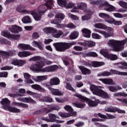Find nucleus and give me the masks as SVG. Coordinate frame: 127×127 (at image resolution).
Returning <instances> with one entry per match:
<instances>
[{
    "label": "nucleus",
    "instance_id": "35",
    "mask_svg": "<svg viewBox=\"0 0 127 127\" xmlns=\"http://www.w3.org/2000/svg\"><path fill=\"white\" fill-rule=\"evenodd\" d=\"M99 17H101V18H106L105 22H108L107 20H110V18H112V17L110 16V15L105 13H99Z\"/></svg>",
    "mask_w": 127,
    "mask_h": 127
},
{
    "label": "nucleus",
    "instance_id": "40",
    "mask_svg": "<svg viewBox=\"0 0 127 127\" xmlns=\"http://www.w3.org/2000/svg\"><path fill=\"white\" fill-rule=\"evenodd\" d=\"M57 2L59 5L62 7H65L67 4V1L65 0H57Z\"/></svg>",
    "mask_w": 127,
    "mask_h": 127
},
{
    "label": "nucleus",
    "instance_id": "15",
    "mask_svg": "<svg viewBox=\"0 0 127 127\" xmlns=\"http://www.w3.org/2000/svg\"><path fill=\"white\" fill-rule=\"evenodd\" d=\"M18 48L20 50H31V51H35V48L31 47L29 45L24 44H19Z\"/></svg>",
    "mask_w": 127,
    "mask_h": 127
},
{
    "label": "nucleus",
    "instance_id": "52",
    "mask_svg": "<svg viewBox=\"0 0 127 127\" xmlns=\"http://www.w3.org/2000/svg\"><path fill=\"white\" fill-rule=\"evenodd\" d=\"M68 16L69 18H71L72 19H73V20H79V17L75 15H73L71 13H68Z\"/></svg>",
    "mask_w": 127,
    "mask_h": 127
},
{
    "label": "nucleus",
    "instance_id": "37",
    "mask_svg": "<svg viewBox=\"0 0 127 127\" xmlns=\"http://www.w3.org/2000/svg\"><path fill=\"white\" fill-rule=\"evenodd\" d=\"M19 100L20 102H24V103H32V104H35V101L30 97L22 98L19 99Z\"/></svg>",
    "mask_w": 127,
    "mask_h": 127
},
{
    "label": "nucleus",
    "instance_id": "17",
    "mask_svg": "<svg viewBox=\"0 0 127 127\" xmlns=\"http://www.w3.org/2000/svg\"><path fill=\"white\" fill-rule=\"evenodd\" d=\"M105 110L107 112H109L110 113H116V112H118L119 114L126 113V111H125V110L119 109L118 108L108 107L106 108Z\"/></svg>",
    "mask_w": 127,
    "mask_h": 127
},
{
    "label": "nucleus",
    "instance_id": "46",
    "mask_svg": "<svg viewBox=\"0 0 127 127\" xmlns=\"http://www.w3.org/2000/svg\"><path fill=\"white\" fill-rule=\"evenodd\" d=\"M72 105L75 108H79V109H82V108H85L86 107V104L82 103H73Z\"/></svg>",
    "mask_w": 127,
    "mask_h": 127
},
{
    "label": "nucleus",
    "instance_id": "3",
    "mask_svg": "<svg viewBox=\"0 0 127 127\" xmlns=\"http://www.w3.org/2000/svg\"><path fill=\"white\" fill-rule=\"evenodd\" d=\"M125 44L127 46V38L123 41H118L114 39L110 40L107 42V45L111 47V50L115 52H120L125 49Z\"/></svg>",
    "mask_w": 127,
    "mask_h": 127
},
{
    "label": "nucleus",
    "instance_id": "56",
    "mask_svg": "<svg viewBox=\"0 0 127 127\" xmlns=\"http://www.w3.org/2000/svg\"><path fill=\"white\" fill-rule=\"evenodd\" d=\"M66 89H67L68 90H70V91H72V92H74L75 90H74V88L71 86V84H70L68 83H66V85L65 86Z\"/></svg>",
    "mask_w": 127,
    "mask_h": 127
},
{
    "label": "nucleus",
    "instance_id": "12",
    "mask_svg": "<svg viewBox=\"0 0 127 127\" xmlns=\"http://www.w3.org/2000/svg\"><path fill=\"white\" fill-rule=\"evenodd\" d=\"M1 34L2 36H4V37L9 38V39H14V40H17L19 39V37H20V35L11 34L8 31H2Z\"/></svg>",
    "mask_w": 127,
    "mask_h": 127
},
{
    "label": "nucleus",
    "instance_id": "47",
    "mask_svg": "<svg viewBox=\"0 0 127 127\" xmlns=\"http://www.w3.org/2000/svg\"><path fill=\"white\" fill-rule=\"evenodd\" d=\"M85 44L88 46V47H92V46H95L96 45V43L92 41H85Z\"/></svg>",
    "mask_w": 127,
    "mask_h": 127
},
{
    "label": "nucleus",
    "instance_id": "39",
    "mask_svg": "<svg viewBox=\"0 0 127 127\" xmlns=\"http://www.w3.org/2000/svg\"><path fill=\"white\" fill-rule=\"evenodd\" d=\"M48 108L50 109L47 111V113H51V112H53V111H59V110H60V107L57 105L53 107H52L51 105H49Z\"/></svg>",
    "mask_w": 127,
    "mask_h": 127
},
{
    "label": "nucleus",
    "instance_id": "10",
    "mask_svg": "<svg viewBox=\"0 0 127 127\" xmlns=\"http://www.w3.org/2000/svg\"><path fill=\"white\" fill-rule=\"evenodd\" d=\"M46 4H42L39 6V9L42 8V13H45L46 11H47V9H52V7L54 6V1L53 0H46Z\"/></svg>",
    "mask_w": 127,
    "mask_h": 127
},
{
    "label": "nucleus",
    "instance_id": "36",
    "mask_svg": "<svg viewBox=\"0 0 127 127\" xmlns=\"http://www.w3.org/2000/svg\"><path fill=\"white\" fill-rule=\"evenodd\" d=\"M31 87L32 89L37 90V91H40V92H45V89L42 88V87L39 84H33Z\"/></svg>",
    "mask_w": 127,
    "mask_h": 127
},
{
    "label": "nucleus",
    "instance_id": "48",
    "mask_svg": "<svg viewBox=\"0 0 127 127\" xmlns=\"http://www.w3.org/2000/svg\"><path fill=\"white\" fill-rule=\"evenodd\" d=\"M118 4H119V5H120V6H121V7H123V8H124L125 9H127V3L125 2V1H119L118 2Z\"/></svg>",
    "mask_w": 127,
    "mask_h": 127
},
{
    "label": "nucleus",
    "instance_id": "59",
    "mask_svg": "<svg viewBox=\"0 0 127 127\" xmlns=\"http://www.w3.org/2000/svg\"><path fill=\"white\" fill-rule=\"evenodd\" d=\"M113 15L115 17H117V18H123V14L120 13H114Z\"/></svg>",
    "mask_w": 127,
    "mask_h": 127
},
{
    "label": "nucleus",
    "instance_id": "16",
    "mask_svg": "<svg viewBox=\"0 0 127 127\" xmlns=\"http://www.w3.org/2000/svg\"><path fill=\"white\" fill-rule=\"evenodd\" d=\"M8 30L10 32H12V33H18L20 31H22V28L16 25H13L9 28Z\"/></svg>",
    "mask_w": 127,
    "mask_h": 127
},
{
    "label": "nucleus",
    "instance_id": "11",
    "mask_svg": "<svg viewBox=\"0 0 127 127\" xmlns=\"http://www.w3.org/2000/svg\"><path fill=\"white\" fill-rule=\"evenodd\" d=\"M100 53L105 58L110 59V60H111L112 61H115V60H117L118 59V56H117V55L109 54V53H108V51L106 49L101 50Z\"/></svg>",
    "mask_w": 127,
    "mask_h": 127
},
{
    "label": "nucleus",
    "instance_id": "43",
    "mask_svg": "<svg viewBox=\"0 0 127 127\" xmlns=\"http://www.w3.org/2000/svg\"><path fill=\"white\" fill-rule=\"evenodd\" d=\"M13 105L14 106H17V107H21V108H28V105L22 103L13 102Z\"/></svg>",
    "mask_w": 127,
    "mask_h": 127
},
{
    "label": "nucleus",
    "instance_id": "8",
    "mask_svg": "<svg viewBox=\"0 0 127 127\" xmlns=\"http://www.w3.org/2000/svg\"><path fill=\"white\" fill-rule=\"evenodd\" d=\"M1 105H2L3 109L5 111H9L11 113H19L20 110L15 107H12L8 106V105L10 104V101L7 98H3L0 101Z\"/></svg>",
    "mask_w": 127,
    "mask_h": 127
},
{
    "label": "nucleus",
    "instance_id": "21",
    "mask_svg": "<svg viewBox=\"0 0 127 127\" xmlns=\"http://www.w3.org/2000/svg\"><path fill=\"white\" fill-rule=\"evenodd\" d=\"M107 116H106V115H103L100 113H98V114H94V116L99 117V118H101V119H108V120H113V119H116V116L114 115L107 114Z\"/></svg>",
    "mask_w": 127,
    "mask_h": 127
},
{
    "label": "nucleus",
    "instance_id": "28",
    "mask_svg": "<svg viewBox=\"0 0 127 127\" xmlns=\"http://www.w3.org/2000/svg\"><path fill=\"white\" fill-rule=\"evenodd\" d=\"M33 54L29 51L19 52L18 53V56L21 58H24L25 57H28V56L33 55Z\"/></svg>",
    "mask_w": 127,
    "mask_h": 127
},
{
    "label": "nucleus",
    "instance_id": "31",
    "mask_svg": "<svg viewBox=\"0 0 127 127\" xmlns=\"http://www.w3.org/2000/svg\"><path fill=\"white\" fill-rule=\"evenodd\" d=\"M57 28H63L64 27H67L68 28H76V26L72 23L67 24V25H58L56 26Z\"/></svg>",
    "mask_w": 127,
    "mask_h": 127
},
{
    "label": "nucleus",
    "instance_id": "20",
    "mask_svg": "<svg viewBox=\"0 0 127 127\" xmlns=\"http://www.w3.org/2000/svg\"><path fill=\"white\" fill-rule=\"evenodd\" d=\"M59 115L61 118H69V117H76L77 116V112L73 113H63L59 112Z\"/></svg>",
    "mask_w": 127,
    "mask_h": 127
},
{
    "label": "nucleus",
    "instance_id": "4",
    "mask_svg": "<svg viewBox=\"0 0 127 127\" xmlns=\"http://www.w3.org/2000/svg\"><path fill=\"white\" fill-rule=\"evenodd\" d=\"M91 4H99V8L101 9H104L106 11H109V12H112L113 11H116L117 8L114 6L108 3L107 1H103L102 3V0L96 1L93 0L91 2Z\"/></svg>",
    "mask_w": 127,
    "mask_h": 127
},
{
    "label": "nucleus",
    "instance_id": "34",
    "mask_svg": "<svg viewBox=\"0 0 127 127\" xmlns=\"http://www.w3.org/2000/svg\"><path fill=\"white\" fill-rule=\"evenodd\" d=\"M110 72L111 75L114 74V75H121V76H127V72H121L115 69H111Z\"/></svg>",
    "mask_w": 127,
    "mask_h": 127
},
{
    "label": "nucleus",
    "instance_id": "44",
    "mask_svg": "<svg viewBox=\"0 0 127 127\" xmlns=\"http://www.w3.org/2000/svg\"><path fill=\"white\" fill-rule=\"evenodd\" d=\"M79 36V33L77 31L72 32L69 36L70 39H76Z\"/></svg>",
    "mask_w": 127,
    "mask_h": 127
},
{
    "label": "nucleus",
    "instance_id": "29",
    "mask_svg": "<svg viewBox=\"0 0 127 127\" xmlns=\"http://www.w3.org/2000/svg\"><path fill=\"white\" fill-rule=\"evenodd\" d=\"M25 7H26V6H18L16 8V10L18 12H19V13H26V14L29 13V11L25 9H24V8H25Z\"/></svg>",
    "mask_w": 127,
    "mask_h": 127
},
{
    "label": "nucleus",
    "instance_id": "2",
    "mask_svg": "<svg viewBox=\"0 0 127 127\" xmlns=\"http://www.w3.org/2000/svg\"><path fill=\"white\" fill-rule=\"evenodd\" d=\"M94 26L99 29H103L104 30H107V31H108L107 32L106 31L94 30V31H96V32H98V33L103 35L104 38L113 37V36L115 35V34L114 33V28L112 27L107 26L104 24L101 23H96L94 25Z\"/></svg>",
    "mask_w": 127,
    "mask_h": 127
},
{
    "label": "nucleus",
    "instance_id": "32",
    "mask_svg": "<svg viewBox=\"0 0 127 127\" xmlns=\"http://www.w3.org/2000/svg\"><path fill=\"white\" fill-rule=\"evenodd\" d=\"M32 46L33 47H38L40 50H43V47H42V43L41 42H37L33 41L31 43Z\"/></svg>",
    "mask_w": 127,
    "mask_h": 127
},
{
    "label": "nucleus",
    "instance_id": "51",
    "mask_svg": "<svg viewBox=\"0 0 127 127\" xmlns=\"http://www.w3.org/2000/svg\"><path fill=\"white\" fill-rule=\"evenodd\" d=\"M97 76L100 77L101 76H111V73L109 71H104L99 73Z\"/></svg>",
    "mask_w": 127,
    "mask_h": 127
},
{
    "label": "nucleus",
    "instance_id": "57",
    "mask_svg": "<svg viewBox=\"0 0 127 127\" xmlns=\"http://www.w3.org/2000/svg\"><path fill=\"white\" fill-rule=\"evenodd\" d=\"M87 56L91 57H97L98 56V54L95 52H89L87 54Z\"/></svg>",
    "mask_w": 127,
    "mask_h": 127
},
{
    "label": "nucleus",
    "instance_id": "50",
    "mask_svg": "<svg viewBox=\"0 0 127 127\" xmlns=\"http://www.w3.org/2000/svg\"><path fill=\"white\" fill-rule=\"evenodd\" d=\"M91 36L93 39H101L102 36L97 33H92Z\"/></svg>",
    "mask_w": 127,
    "mask_h": 127
},
{
    "label": "nucleus",
    "instance_id": "64",
    "mask_svg": "<svg viewBox=\"0 0 127 127\" xmlns=\"http://www.w3.org/2000/svg\"><path fill=\"white\" fill-rule=\"evenodd\" d=\"M12 66H6L1 68V70H11Z\"/></svg>",
    "mask_w": 127,
    "mask_h": 127
},
{
    "label": "nucleus",
    "instance_id": "26",
    "mask_svg": "<svg viewBox=\"0 0 127 127\" xmlns=\"http://www.w3.org/2000/svg\"><path fill=\"white\" fill-rule=\"evenodd\" d=\"M48 78V76L47 75H41L33 76V79L35 81V82H41L42 81H45Z\"/></svg>",
    "mask_w": 127,
    "mask_h": 127
},
{
    "label": "nucleus",
    "instance_id": "41",
    "mask_svg": "<svg viewBox=\"0 0 127 127\" xmlns=\"http://www.w3.org/2000/svg\"><path fill=\"white\" fill-rule=\"evenodd\" d=\"M54 30V28L47 27L46 28H44L43 29V31L45 32V33H51L53 32V30Z\"/></svg>",
    "mask_w": 127,
    "mask_h": 127
},
{
    "label": "nucleus",
    "instance_id": "25",
    "mask_svg": "<svg viewBox=\"0 0 127 127\" xmlns=\"http://www.w3.org/2000/svg\"><path fill=\"white\" fill-rule=\"evenodd\" d=\"M81 32L84 37H86V38H90V37H91V33H92V32L90 30L87 28H83L81 30Z\"/></svg>",
    "mask_w": 127,
    "mask_h": 127
},
{
    "label": "nucleus",
    "instance_id": "30",
    "mask_svg": "<svg viewBox=\"0 0 127 127\" xmlns=\"http://www.w3.org/2000/svg\"><path fill=\"white\" fill-rule=\"evenodd\" d=\"M79 68L83 75H88L89 74H91V70L86 68L85 66L81 65L79 66Z\"/></svg>",
    "mask_w": 127,
    "mask_h": 127
},
{
    "label": "nucleus",
    "instance_id": "18",
    "mask_svg": "<svg viewBox=\"0 0 127 127\" xmlns=\"http://www.w3.org/2000/svg\"><path fill=\"white\" fill-rule=\"evenodd\" d=\"M49 119L46 118H43V120L46 122H50V123H54L56 121V119H59V117L56 116L54 114H49Z\"/></svg>",
    "mask_w": 127,
    "mask_h": 127
},
{
    "label": "nucleus",
    "instance_id": "22",
    "mask_svg": "<svg viewBox=\"0 0 127 127\" xmlns=\"http://www.w3.org/2000/svg\"><path fill=\"white\" fill-rule=\"evenodd\" d=\"M11 63L15 66H18L19 67H20L21 66H23V65L26 63V62L22 60H13Z\"/></svg>",
    "mask_w": 127,
    "mask_h": 127
},
{
    "label": "nucleus",
    "instance_id": "27",
    "mask_svg": "<svg viewBox=\"0 0 127 127\" xmlns=\"http://www.w3.org/2000/svg\"><path fill=\"white\" fill-rule=\"evenodd\" d=\"M99 81H101L103 83V84H105L106 85H115V82L113 80V79L111 78H100L99 79Z\"/></svg>",
    "mask_w": 127,
    "mask_h": 127
},
{
    "label": "nucleus",
    "instance_id": "45",
    "mask_svg": "<svg viewBox=\"0 0 127 127\" xmlns=\"http://www.w3.org/2000/svg\"><path fill=\"white\" fill-rule=\"evenodd\" d=\"M64 109L66 112H68V113H76V112L74 111V109L69 105H66Z\"/></svg>",
    "mask_w": 127,
    "mask_h": 127
},
{
    "label": "nucleus",
    "instance_id": "54",
    "mask_svg": "<svg viewBox=\"0 0 127 127\" xmlns=\"http://www.w3.org/2000/svg\"><path fill=\"white\" fill-rule=\"evenodd\" d=\"M121 66H119V68H120V69H127V63H126L125 62H121Z\"/></svg>",
    "mask_w": 127,
    "mask_h": 127
},
{
    "label": "nucleus",
    "instance_id": "55",
    "mask_svg": "<svg viewBox=\"0 0 127 127\" xmlns=\"http://www.w3.org/2000/svg\"><path fill=\"white\" fill-rule=\"evenodd\" d=\"M32 37L33 39H37L40 37L39 34L38 32H34L32 34Z\"/></svg>",
    "mask_w": 127,
    "mask_h": 127
},
{
    "label": "nucleus",
    "instance_id": "14",
    "mask_svg": "<svg viewBox=\"0 0 127 127\" xmlns=\"http://www.w3.org/2000/svg\"><path fill=\"white\" fill-rule=\"evenodd\" d=\"M64 18H65V15L63 13H59L56 15L54 20H52L51 22L53 24L59 25L60 24L58 23L61 22V20H63Z\"/></svg>",
    "mask_w": 127,
    "mask_h": 127
},
{
    "label": "nucleus",
    "instance_id": "19",
    "mask_svg": "<svg viewBox=\"0 0 127 127\" xmlns=\"http://www.w3.org/2000/svg\"><path fill=\"white\" fill-rule=\"evenodd\" d=\"M64 33L61 30H57V29L54 28L53 33H52V36L55 38H60V37L62 36Z\"/></svg>",
    "mask_w": 127,
    "mask_h": 127
},
{
    "label": "nucleus",
    "instance_id": "58",
    "mask_svg": "<svg viewBox=\"0 0 127 127\" xmlns=\"http://www.w3.org/2000/svg\"><path fill=\"white\" fill-rule=\"evenodd\" d=\"M53 100L49 97H46L44 98V102H47L48 103H52Z\"/></svg>",
    "mask_w": 127,
    "mask_h": 127
},
{
    "label": "nucleus",
    "instance_id": "63",
    "mask_svg": "<svg viewBox=\"0 0 127 127\" xmlns=\"http://www.w3.org/2000/svg\"><path fill=\"white\" fill-rule=\"evenodd\" d=\"M19 96H23V94H25V89L21 88L19 90Z\"/></svg>",
    "mask_w": 127,
    "mask_h": 127
},
{
    "label": "nucleus",
    "instance_id": "23",
    "mask_svg": "<svg viewBox=\"0 0 127 127\" xmlns=\"http://www.w3.org/2000/svg\"><path fill=\"white\" fill-rule=\"evenodd\" d=\"M49 90L51 91L52 95L55 96H63L64 93L61 92L59 89L49 88Z\"/></svg>",
    "mask_w": 127,
    "mask_h": 127
},
{
    "label": "nucleus",
    "instance_id": "1",
    "mask_svg": "<svg viewBox=\"0 0 127 127\" xmlns=\"http://www.w3.org/2000/svg\"><path fill=\"white\" fill-rule=\"evenodd\" d=\"M45 63L46 64H51L52 62L44 59L41 62H37L35 64L31 65L30 67V69L32 70V71L45 73L47 72H53L59 68L57 65H54L41 68L42 67H44Z\"/></svg>",
    "mask_w": 127,
    "mask_h": 127
},
{
    "label": "nucleus",
    "instance_id": "13",
    "mask_svg": "<svg viewBox=\"0 0 127 127\" xmlns=\"http://www.w3.org/2000/svg\"><path fill=\"white\" fill-rule=\"evenodd\" d=\"M42 11H43V10H42V8L39 9V7L37 11L35 10L32 11L30 14L32 15L34 19H35L36 21H39V20L41 19V15L44 13H42Z\"/></svg>",
    "mask_w": 127,
    "mask_h": 127
},
{
    "label": "nucleus",
    "instance_id": "49",
    "mask_svg": "<svg viewBox=\"0 0 127 127\" xmlns=\"http://www.w3.org/2000/svg\"><path fill=\"white\" fill-rule=\"evenodd\" d=\"M8 55H9L8 53L0 51V57L2 56V57H3V59L7 58V57H8Z\"/></svg>",
    "mask_w": 127,
    "mask_h": 127
},
{
    "label": "nucleus",
    "instance_id": "61",
    "mask_svg": "<svg viewBox=\"0 0 127 127\" xmlns=\"http://www.w3.org/2000/svg\"><path fill=\"white\" fill-rule=\"evenodd\" d=\"M24 29L27 31H30L33 29V26H24Z\"/></svg>",
    "mask_w": 127,
    "mask_h": 127
},
{
    "label": "nucleus",
    "instance_id": "7",
    "mask_svg": "<svg viewBox=\"0 0 127 127\" xmlns=\"http://www.w3.org/2000/svg\"><path fill=\"white\" fill-rule=\"evenodd\" d=\"M74 96L75 97L78 98V99H80L82 102H85L89 107H97V106H98V104H99L100 102L99 100L96 99L95 98H92L93 100L90 99L79 94H74Z\"/></svg>",
    "mask_w": 127,
    "mask_h": 127
},
{
    "label": "nucleus",
    "instance_id": "5",
    "mask_svg": "<svg viewBox=\"0 0 127 127\" xmlns=\"http://www.w3.org/2000/svg\"><path fill=\"white\" fill-rule=\"evenodd\" d=\"M90 89L94 95L99 96L101 97V98H104V99H109V98H110L109 94L102 89H103V87L102 86H97L94 85H90Z\"/></svg>",
    "mask_w": 127,
    "mask_h": 127
},
{
    "label": "nucleus",
    "instance_id": "42",
    "mask_svg": "<svg viewBox=\"0 0 127 127\" xmlns=\"http://www.w3.org/2000/svg\"><path fill=\"white\" fill-rule=\"evenodd\" d=\"M92 64L93 67H100L101 66H103V65H104L105 63L103 62H92Z\"/></svg>",
    "mask_w": 127,
    "mask_h": 127
},
{
    "label": "nucleus",
    "instance_id": "38",
    "mask_svg": "<svg viewBox=\"0 0 127 127\" xmlns=\"http://www.w3.org/2000/svg\"><path fill=\"white\" fill-rule=\"evenodd\" d=\"M22 22L23 23H31L32 22V20H31V18L29 17V16H25L21 19Z\"/></svg>",
    "mask_w": 127,
    "mask_h": 127
},
{
    "label": "nucleus",
    "instance_id": "60",
    "mask_svg": "<svg viewBox=\"0 0 127 127\" xmlns=\"http://www.w3.org/2000/svg\"><path fill=\"white\" fill-rule=\"evenodd\" d=\"M7 74L6 72H0V78H6L7 77Z\"/></svg>",
    "mask_w": 127,
    "mask_h": 127
},
{
    "label": "nucleus",
    "instance_id": "24",
    "mask_svg": "<svg viewBox=\"0 0 127 127\" xmlns=\"http://www.w3.org/2000/svg\"><path fill=\"white\" fill-rule=\"evenodd\" d=\"M107 23L110 24H114V25H122L123 22L122 21H117L116 19H114V18L111 17L109 19V20H107Z\"/></svg>",
    "mask_w": 127,
    "mask_h": 127
},
{
    "label": "nucleus",
    "instance_id": "33",
    "mask_svg": "<svg viewBox=\"0 0 127 127\" xmlns=\"http://www.w3.org/2000/svg\"><path fill=\"white\" fill-rule=\"evenodd\" d=\"M50 84L52 85V86L59 85V84H60V80L59 78L54 77L50 79Z\"/></svg>",
    "mask_w": 127,
    "mask_h": 127
},
{
    "label": "nucleus",
    "instance_id": "62",
    "mask_svg": "<svg viewBox=\"0 0 127 127\" xmlns=\"http://www.w3.org/2000/svg\"><path fill=\"white\" fill-rule=\"evenodd\" d=\"M24 78H25V80H27L31 77L30 76V74H29L28 73L25 72L24 73Z\"/></svg>",
    "mask_w": 127,
    "mask_h": 127
},
{
    "label": "nucleus",
    "instance_id": "9",
    "mask_svg": "<svg viewBox=\"0 0 127 127\" xmlns=\"http://www.w3.org/2000/svg\"><path fill=\"white\" fill-rule=\"evenodd\" d=\"M75 44H76V43L73 42L70 43H56L54 44L53 45L57 51L63 52L69 49L72 45H75Z\"/></svg>",
    "mask_w": 127,
    "mask_h": 127
},
{
    "label": "nucleus",
    "instance_id": "6",
    "mask_svg": "<svg viewBox=\"0 0 127 127\" xmlns=\"http://www.w3.org/2000/svg\"><path fill=\"white\" fill-rule=\"evenodd\" d=\"M65 7L66 8H72L71 10V12H78V9H81L84 12H89V11L87 9V4L85 3H79L77 6H75L74 3L70 2L67 4H66Z\"/></svg>",
    "mask_w": 127,
    "mask_h": 127
},
{
    "label": "nucleus",
    "instance_id": "53",
    "mask_svg": "<svg viewBox=\"0 0 127 127\" xmlns=\"http://www.w3.org/2000/svg\"><path fill=\"white\" fill-rule=\"evenodd\" d=\"M39 60H41V57L40 56H36L29 59V61H39Z\"/></svg>",
    "mask_w": 127,
    "mask_h": 127
}]
</instances>
